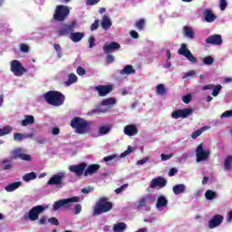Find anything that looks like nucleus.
<instances>
[{
	"instance_id": "1",
	"label": "nucleus",
	"mask_w": 232,
	"mask_h": 232,
	"mask_svg": "<svg viewBox=\"0 0 232 232\" xmlns=\"http://www.w3.org/2000/svg\"><path fill=\"white\" fill-rule=\"evenodd\" d=\"M77 28V22L72 21L69 24H62L58 31H56L57 37H66L70 35L72 43H81L84 39V33L75 32Z\"/></svg>"
},
{
	"instance_id": "2",
	"label": "nucleus",
	"mask_w": 232,
	"mask_h": 232,
	"mask_svg": "<svg viewBox=\"0 0 232 232\" xmlns=\"http://www.w3.org/2000/svg\"><path fill=\"white\" fill-rule=\"evenodd\" d=\"M70 125L78 135H86L92 130V121H86L79 116L72 118Z\"/></svg>"
},
{
	"instance_id": "3",
	"label": "nucleus",
	"mask_w": 232,
	"mask_h": 232,
	"mask_svg": "<svg viewBox=\"0 0 232 232\" xmlns=\"http://www.w3.org/2000/svg\"><path fill=\"white\" fill-rule=\"evenodd\" d=\"M113 209V203L110 202L108 198L102 197L98 199L95 206L93 207V217L108 213Z\"/></svg>"
},
{
	"instance_id": "4",
	"label": "nucleus",
	"mask_w": 232,
	"mask_h": 232,
	"mask_svg": "<svg viewBox=\"0 0 232 232\" xmlns=\"http://www.w3.org/2000/svg\"><path fill=\"white\" fill-rule=\"evenodd\" d=\"M47 104L51 106H63L64 104V95L61 92L49 91L44 94Z\"/></svg>"
},
{
	"instance_id": "5",
	"label": "nucleus",
	"mask_w": 232,
	"mask_h": 232,
	"mask_svg": "<svg viewBox=\"0 0 232 232\" xmlns=\"http://www.w3.org/2000/svg\"><path fill=\"white\" fill-rule=\"evenodd\" d=\"M70 15V8L66 5H59L56 6L53 19L57 23H64Z\"/></svg>"
},
{
	"instance_id": "6",
	"label": "nucleus",
	"mask_w": 232,
	"mask_h": 232,
	"mask_svg": "<svg viewBox=\"0 0 232 232\" xmlns=\"http://www.w3.org/2000/svg\"><path fill=\"white\" fill-rule=\"evenodd\" d=\"M64 177H66L64 172L53 175L47 181V186H56L58 189L63 188L64 187Z\"/></svg>"
},
{
	"instance_id": "7",
	"label": "nucleus",
	"mask_w": 232,
	"mask_h": 232,
	"mask_svg": "<svg viewBox=\"0 0 232 232\" xmlns=\"http://www.w3.org/2000/svg\"><path fill=\"white\" fill-rule=\"evenodd\" d=\"M178 53L179 55L186 57V59H188V61L192 64H197V63H198V60L193 55L191 51L188 49V44H181L180 48L178 50Z\"/></svg>"
},
{
	"instance_id": "8",
	"label": "nucleus",
	"mask_w": 232,
	"mask_h": 232,
	"mask_svg": "<svg viewBox=\"0 0 232 232\" xmlns=\"http://www.w3.org/2000/svg\"><path fill=\"white\" fill-rule=\"evenodd\" d=\"M79 197H72L55 201L53 205V211H57L58 209H61V208H70L72 202H79Z\"/></svg>"
},
{
	"instance_id": "9",
	"label": "nucleus",
	"mask_w": 232,
	"mask_h": 232,
	"mask_svg": "<svg viewBox=\"0 0 232 232\" xmlns=\"http://www.w3.org/2000/svg\"><path fill=\"white\" fill-rule=\"evenodd\" d=\"M46 208L41 205L35 206L32 208V209L29 211L27 218L32 222H35V220H39V215L43 213Z\"/></svg>"
},
{
	"instance_id": "10",
	"label": "nucleus",
	"mask_w": 232,
	"mask_h": 232,
	"mask_svg": "<svg viewBox=\"0 0 232 232\" xmlns=\"http://www.w3.org/2000/svg\"><path fill=\"white\" fill-rule=\"evenodd\" d=\"M11 72L15 77H21L26 72V69L23 67V64L19 60H14L11 62Z\"/></svg>"
},
{
	"instance_id": "11",
	"label": "nucleus",
	"mask_w": 232,
	"mask_h": 232,
	"mask_svg": "<svg viewBox=\"0 0 232 232\" xmlns=\"http://www.w3.org/2000/svg\"><path fill=\"white\" fill-rule=\"evenodd\" d=\"M86 168H88V164H86V162H82L77 165L69 166L68 169L71 171V173H74L76 177H82Z\"/></svg>"
},
{
	"instance_id": "12",
	"label": "nucleus",
	"mask_w": 232,
	"mask_h": 232,
	"mask_svg": "<svg viewBox=\"0 0 232 232\" xmlns=\"http://www.w3.org/2000/svg\"><path fill=\"white\" fill-rule=\"evenodd\" d=\"M211 154V151L209 150H204V147L202 146V143L199 144L196 149V160L197 162H203L204 160H208V158Z\"/></svg>"
},
{
	"instance_id": "13",
	"label": "nucleus",
	"mask_w": 232,
	"mask_h": 232,
	"mask_svg": "<svg viewBox=\"0 0 232 232\" xmlns=\"http://www.w3.org/2000/svg\"><path fill=\"white\" fill-rule=\"evenodd\" d=\"M192 113L193 109L191 108L180 109L174 111L171 114V117L172 119H188V117H189V115Z\"/></svg>"
},
{
	"instance_id": "14",
	"label": "nucleus",
	"mask_w": 232,
	"mask_h": 232,
	"mask_svg": "<svg viewBox=\"0 0 232 232\" xmlns=\"http://www.w3.org/2000/svg\"><path fill=\"white\" fill-rule=\"evenodd\" d=\"M94 90L98 92L99 97H106V95L111 93L113 92V85H98L94 87Z\"/></svg>"
},
{
	"instance_id": "15",
	"label": "nucleus",
	"mask_w": 232,
	"mask_h": 232,
	"mask_svg": "<svg viewBox=\"0 0 232 232\" xmlns=\"http://www.w3.org/2000/svg\"><path fill=\"white\" fill-rule=\"evenodd\" d=\"M167 184H168V179L159 176L157 178H154L150 181V188L151 189H155V188H166Z\"/></svg>"
},
{
	"instance_id": "16",
	"label": "nucleus",
	"mask_w": 232,
	"mask_h": 232,
	"mask_svg": "<svg viewBox=\"0 0 232 232\" xmlns=\"http://www.w3.org/2000/svg\"><path fill=\"white\" fill-rule=\"evenodd\" d=\"M222 222H224V216L217 214L208 221V228L215 229V227H218Z\"/></svg>"
},
{
	"instance_id": "17",
	"label": "nucleus",
	"mask_w": 232,
	"mask_h": 232,
	"mask_svg": "<svg viewBox=\"0 0 232 232\" xmlns=\"http://www.w3.org/2000/svg\"><path fill=\"white\" fill-rule=\"evenodd\" d=\"M205 43L207 44H212L214 46H220L222 44V35L220 34H213L208 36L206 40Z\"/></svg>"
},
{
	"instance_id": "18",
	"label": "nucleus",
	"mask_w": 232,
	"mask_h": 232,
	"mask_svg": "<svg viewBox=\"0 0 232 232\" xmlns=\"http://www.w3.org/2000/svg\"><path fill=\"white\" fill-rule=\"evenodd\" d=\"M114 50H121V44L117 42H111L109 44L103 45L104 53H112Z\"/></svg>"
},
{
	"instance_id": "19",
	"label": "nucleus",
	"mask_w": 232,
	"mask_h": 232,
	"mask_svg": "<svg viewBox=\"0 0 232 232\" xmlns=\"http://www.w3.org/2000/svg\"><path fill=\"white\" fill-rule=\"evenodd\" d=\"M123 132L125 135H128V137H134V135L139 133V128H137V125L129 124L124 127Z\"/></svg>"
},
{
	"instance_id": "20",
	"label": "nucleus",
	"mask_w": 232,
	"mask_h": 232,
	"mask_svg": "<svg viewBox=\"0 0 232 232\" xmlns=\"http://www.w3.org/2000/svg\"><path fill=\"white\" fill-rule=\"evenodd\" d=\"M202 90H213L212 96L218 97V93H220V92H222V85L208 84V85L203 86Z\"/></svg>"
},
{
	"instance_id": "21",
	"label": "nucleus",
	"mask_w": 232,
	"mask_h": 232,
	"mask_svg": "<svg viewBox=\"0 0 232 232\" xmlns=\"http://www.w3.org/2000/svg\"><path fill=\"white\" fill-rule=\"evenodd\" d=\"M99 169H101V165L99 164L89 165L87 168H85L84 177L95 175V173H98Z\"/></svg>"
},
{
	"instance_id": "22",
	"label": "nucleus",
	"mask_w": 232,
	"mask_h": 232,
	"mask_svg": "<svg viewBox=\"0 0 232 232\" xmlns=\"http://www.w3.org/2000/svg\"><path fill=\"white\" fill-rule=\"evenodd\" d=\"M121 75H135L137 71L133 68V65L128 64L122 70L120 71Z\"/></svg>"
},
{
	"instance_id": "23",
	"label": "nucleus",
	"mask_w": 232,
	"mask_h": 232,
	"mask_svg": "<svg viewBox=\"0 0 232 232\" xmlns=\"http://www.w3.org/2000/svg\"><path fill=\"white\" fill-rule=\"evenodd\" d=\"M21 186H23V182L16 181V182L8 184L5 188V191H7V193H12V191H15V189H19V188H21Z\"/></svg>"
},
{
	"instance_id": "24",
	"label": "nucleus",
	"mask_w": 232,
	"mask_h": 232,
	"mask_svg": "<svg viewBox=\"0 0 232 232\" xmlns=\"http://www.w3.org/2000/svg\"><path fill=\"white\" fill-rule=\"evenodd\" d=\"M183 35L187 37V39L193 40L195 39V31H193V28L185 25L183 27Z\"/></svg>"
},
{
	"instance_id": "25",
	"label": "nucleus",
	"mask_w": 232,
	"mask_h": 232,
	"mask_svg": "<svg viewBox=\"0 0 232 232\" xmlns=\"http://www.w3.org/2000/svg\"><path fill=\"white\" fill-rule=\"evenodd\" d=\"M205 21L207 23H213L217 19V15L211 11V9H206L204 12Z\"/></svg>"
},
{
	"instance_id": "26",
	"label": "nucleus",
	"mask_w": 232,
	"mask_h": 232,
	"mask_svg": "<svg viewBox=\"0 0 232 232\" xmlns=\"http://www.w3.org/2000/svg\"><path fill=\"white\" fill-rule=\"evenodd\" d=\"M35 122V118L33 115H25L24 120L21 121V126H30Z\"/></svg>"
},
{
	"instance_id": "27",
	"label": "nucleus",
	"mask_w": 232,
	"mask_h": 232,
	"mask_svg": "<svg viewBox=\"0 0 232 232\" xmlns=\"http://www.w3.org/2000/svg\"><path fill=\"white\" fill-rule=\"evenodd\" d=\"M168 206V198L164 196H160L156 202V208L160 209V208H166Z\"/></svg>"
},
{
	"instance_id": "28",
	"label": "nucleus",
	"mask_w": 232,
	"mask_h": 232,
	"mask_svg": "<svg viewBox=\"0 0 232 232\" xmlns=\"http://www.w3.org/2000/svg\"><path fill=\"white\" fill-rule=\"evenodd\" d=\"M102 27L103 30H110V28H111V19H110L108 15L102 17Z\"/></svg>"
},
{
	"instance_id": "29",
	"label": "nucleus",
	"mask_w": 232,
	"mask_h": 232,
	"mask_svg": "<svg viewBox=\"0 0 232 232\" xmlns=\"http://www.w3.org/2000/svg\"><path fill=\"white\" fill-rule=\"evenodd\" d=\"M172 190L175 195H182V193H185L186 191V185L178 184L173 187Z\"/></svg>"
},
{
	"instance_id": "30",
	"label": "nucleus",
	"mask_w": 232,
	"mask_h": 232,
	"mask_svg": "<svg viewBox=\"0 0 232 232\" xmlns=\"http://www.w3.org/2000/svg\"><path fill=\"white\" fill-rule=\"evenodd\" d=\"M111 128H113L111 124L99 127V135H108L111 131Z\"/></svg>"
},
{
	"instance_id": "31",
	"label": "nucleus",
	"mask_w": 232,
	"mask_h": 232,
	"mask_svg": "<svg viewBox=\"0 0 232 232\" xmlns=\"http://www.w3.org/2000/svg\"><path fill=\"white\" fill-rule=\"evenodd\" d=\"M135 27L139 32H142V30L146 28V20L143 18H140V20L136 21Z\"/></svg>"
},
{
	"instance_id": "32",
	"label": "nucleus",
	"mask_w": 232,
	"mask_h": 232,
	"mask_svg": "<svg viewBox=\"0 0 232 232\" xmlns=\"http://www.w3.org/2000/svg\"><path fill=\"white\" fill-rule=\"evenodd\" d=\"M102 106H114L117 104V100L115 98H107L102 101Z\"/></svg>"
},
{
	"instance_id": "33",
	"label": "nucleus",
	"mask_w": 232,
	"mask_h": 232,
	"mask_svg": "<svg viewBox=\"0 0 232 232\" xmlns=\"http://www.w3.org/2000/svg\"><path fill=\"white\" fill-rule=\"evenodd\" d=\"M232 168V155L227 156L224 161V169L226 171H229Z\"/></svg>"
},
{
	"instance_id": "34",
	"label": "nucleus",
	"mask_w": 232,
	"mask_h": 232,
	"mask_svg": "<svg viewBox=\"0 0 232 232\" xmlns=\"http://www.w3.org/2000/svg\"><path fill=\"white\" fill-rule=\"evenodd\" d=\"M35 179H37V174H35V172L27 173L23 177L24 182H30V180H35Z\"/></svg>"
},
{
	"instance_id": "35",
	"label": "nucleus",
	"mask_w": 232,
	"mask_h": 232,
	"mask_svg": "<svg viewBox=\"0 0 232 232\" xmlns=\"http://www.w3.org/2000/svg\"><path fill=\"white\" fill-rule=\"evenodd\" d=\"M126 227H127L126 223L120 222L113 226V231H115V232L124 231L126 229Z\"/></svg>"
},
{
	"instance_id": "36",
	"label": "nucleus",
	"mask_w": 232,
	"mask_h": 232,
	"mask_svg": "<svg viewBox=\"0 0 232 232\" xmlns=\"http://www.w3.org/2000/svg\"><path fill=\"white\" fill-rule=\"evenodd\" d=\"M156 93L158 95H166V86L164 84L160 83L156 86Z\"/></svg>"
},
{
	"instance_id": "37",
	"label": "nucleus",
	"mask_w": 232,
	"mask_h": 232,
	"mask_svg": "<svg viewBox=\"0 0 232 232\" xmlns=\"http://www.w3.org/2000/svg\"><path fill=\"white\" fill-rule=\"evenodd\" d=\"M205 198H207V200H213L214 198H217V192L211 189H208L205 192Z\"/></svg>"
},
{
	"instance_id": "38",
	"label": "nucleus",
	"mask_w": 232,
	"mask_h": 232,
	"mask_svg": "<svg viewBox=\"0 0 232 232\" xmlns=\"http://www.w3.org/2000/svg\"><path fill=\"white\" fill-rule=\"evenodd\" d=\"M206 130H209V127L204 126L201 129L192 132V135H191L192 139H197L198 137H200V135H202V132L206 131Z\"/></svg>"
},
{
	"instance_id": "39",
	"label": "nucleus",
	"mask_w": 232,
	"mask_h": 232,
	"mask_svg": "<svg viewBox=\"0 0 232 232\" xmlns=\"http://www.w3.org/2000/svg\"><path fill=\"white\" fill-rule=\"evenodd\" d=\"M12 127L10 125H7L2 129H0V137H5V135H8L12 133Z\"/></svg>"
},
{
	"instance_id": "40",
	"label": "nucleus",
	"mask_w": 232,
	"mask_h": 232,
	"mask_svg": "<svg viewBox=\"0 0 232 232\" xmlns=\"http://www.w3.org/2000/svg\"><path fill=\"white\" fill-rule=\"evenodd\" d=\"M11 155L13 159H21L23 155V149H15L14 150H12Z\"/></svg>"
},
{
	"instance_id": "41",
	"label": "nucleus",
	"mask_w": 232,
	"mask_h": 232,
	"mask_svg": "<svg viewBox=\"0 0 232 232\" xmlns=\"http://www.w3.org/2000/svg\"><path fill=\"white\" fill-rule=\"evenodd\" d=\"M77 81V75L71 73L69 74L68 81L65 82L67 86H72Z\"/></svg>"
},
{
	"instance_id": "42",
	"label": "nucleus",
	"mask_w": 232,
	"mask_h": 232,
	"mask_svg": "<svg viewBox=\"0 0 232 232\" xmlns=\"http://www.w3.org/2000/svg\"><path fill=\"white\" fill-rule=\"evenodd\" d=\"M213 63H215V59L213 58V56H206L205 58H203V64L207 66H211Z\"/></svg>"
},
{
	"instance_id": "43",
	"label": "nucleus",
	"mask_w": 232,
	"mask_h": 232,
	"mask_svg": "<svg viewBox=\"0 0 232 232\" xmlns=\"http://www.w3.org/2000/svg\"><path fill=\"white\" fill-rule=\"evenodd\" d=\"M14 140H17L18 142H23L24 140V136L23 133L14 132Z\"/></svg>"
},
{
	"instance_id": "44",
	"label": "nucleus",
	"mask_w": 232,
	"mask_h": 232,
	"mask_svg": "<svg viewBox=\"0 0 232 232\" xmlns=\"http://www.w3.org/2000/svg\"><path fill=\"white\" fill-rule=\"evenodd\" d=\"M53 48H54L55 52L57 53L59 59H61V57H63V53H62L63 49L61 48V44H54Z\"/></svg>"
},
{
	"instance_id": "45",
	"label": "nucleus",
	"mask_w": 232,
	"mask_h": 232,
	"mask_svg": "<svg viewBox=\"0 0 232 232\" xmlns=\"http://www.w3.org/2000/svg\"><path fill=\"white\" fill-rule=\"evenodd\" d=\"M146 204H148V199L146 198H141L138 201V208H146Z\"/></svg>"
},
{
	"instance_id": "46",
	"label": "nucleus",
	"mask_w": 232,
	"mask_h": 232,
	"mask_svg": "<svg viewBox=\"0 0 232 232\" xmlns=\"http://www.w3.org/2000/svg\"><path fill=\"white\" fill-rule=\"evenodd\" d=\"M130 153H133V149L131 148V146H128L127 150L124 152H122L120 157L121 159H124V157H128Z\"/></svg>"
},
{
	"instance_id": "47",
	"label": "nucleus",
	"mask_w": 232,
	"mask_h": 232,
	"mask_svg": "<svg viewBox=\"0 0 232 232\" xmlns=\"http://www.w3.org/2000/svg\"><path fill=\"white\" fill-rule=\"evenodd\" d=\"M128 183L123 184L121 187L115 189V193L116 195H120V193H122V191H125L126 189H128Z\"/></svg>"
},
{
	"instance_id": "48",
	"label": "nucleus",
	"mask_w": 232,
	"mask_h": 232,
	"mask_svg": "<svg viewBox=\"0 0 232 232\" xmlns=\"http://www.w3.org/2000/svg\"><path fill=\"white\" fill-rule=\"evenodd\" d=\"M20 51L23 52V53H28V52H30V47L26 44H21Z\"/></svg>"
},
{
	"instance_id": "49",
	"label": "nucleus",
	"mask_w": 232,
	"mask_h": 232,
	"mask_svg": "<svg viewBox=\"0 0 232 232\" xmlns=\"http://www.w3.org/2000/svg\"><path fill=\"white\" fill-rule=\"evenodd\" d=\"M101 3V0H86V5L87 6H95V5H99Z\"/></svg>"
},
{
	"instance_id": "50",
	"label": "nucleus",
	"mask_w": 232,
	"mask_h": 232,
	"mask_svg": "<svg viewBox=\"0 0 232 232\" xmlns=\"http://www.w3.org/2000/svg\"><path fill=\"white\" fill-rule=\"evenodd\" d=\"M229 117H232V110L226 111L220 116L221 119H229Z\"/></svg>"
},
{
	"instance_id": "51",
	"label": "nucleus",
	"mask_w": 232,
	"mask_h": 232,
	"mask_svg": "<svg viewBox=\"0 0 232 232\" xmlns=\"http://www.w3.org/2000/svg\"><path fill=\"white\" fill-rule=\"evenodd\" d=\"M20 159L21 160H25V162H30V160H32V156L22 152V156L20 157Z\"/></svg>"
},
{
	"instance_id": "52",
	"label": "nucleus",
	"mask_w": 232,
	"mask_h": 232,
	"mask_svg": "<svg viewBox=\"0 0 232 232\" xmlns=\"http://www.w3.org/2000/svg\"><path fill=\"white\" fill-rule=\"evenodd\" d=\"M115 62V57L112 54H107L106 56V63L107 64H111L112 63Z\"/></svg>"
},
{
	"instance_id": "53",
	"label": "nucleus",
	"mask_w": 232,
	"mask_h": 232,
	"mask_svg": "<svg viewBox=\"0 0 232 232\" xmlns=\"http://www.w3.org/2000/svg\"><path fill=\"white\" fill-rule=\"evenodd\" d=\"M219 8L220 10L224 11L226 8H227V1L226 0H220L219 1Z\"/></svg>"
},
{
	"instance_id": "54",
	"label": "nucleus",
	"mask_w": 232,
	"mask_h": 232,
	"mask_svg": "<svg viewBox=\"0 0 232 232\" xmlns=\"http://www.w3.org/2000/svg\"><path fill=\"white\" fill-rule=\"evenodd\" d=\"M106 111L102 109H92L91 111L88 112V115H94V113H105Z\"/></svg>"
},
{
	"instance_id": "55",
	"label": "nucleus",
	"mask_w": 232,
	"mask_h": 232,
	"mask_svg": "<svg viewBox=\"0 0 232 232\" xmlns=\"http://www.w3.org/2000/svg\"><path fill=\"white\" fill-rule=\"evenodd\" d=\"M47 222H49V224H52V226H59V220L57 219V218H51L47 220Z\"/></svg>"
},
{
	"instance_id": "56",
	"label": "nucleus",
	"mask_w": 232,
	"mask_h": 232,
	"mask_svg": "<svg viewBox=\"0 0 232 232\" xmlns=\"http://www.w3.org/2000/svg\"><path fill=\"white\" fill-rule=\"evenodd\" d=\"M182 101L185 104H189V102H191V94H187L183 96Z\"/></svg>"
},
{
	"instance_id": "57",
	"label": "nucleus",
	"mask_w": 232,
	"mask_h": 232,
	"mask_svg": "<svg viewBox=\"0 0 232 232\" xmlns=\"http://www.w3.org/2000/svg\"><path fill=\"white\" fill-rule=\"evenodd\" d=\"M113 159H117L116 154L106 156V157L103 158V160H104V162H110V161L113 160Z\"/></svg>"
},
{
	"instance_id": "58",
	"label": "nucleus",
	"mask_w": 232,
	"mask_h": 232,
	"mask_svg": "<svg viewBox=\"0 0 232 232\" xmlns=\"http://www.w3.org/2000/svg\"><path fill=\"white\" fill-rule=\"evenodd\" d=\"M84 195H88V193H92L93 191V187H88V188H83L81 190Z\"/></svg>"
},
{
	"instance_id": "59",
	"label": "nucleus",
	"mask_w": 232,
	"mask_h": 232,
	"mask_svg": "<svg viewBox=\"0 0 232 232\" xmlns=\"http://www.w3.org/2000/svg\"><path fill=\"white\" fill-rule=\"evenodd\" d=\"M81 211H82V206H81V204L75 205L74 215H79V213H81Z\"/></svg>"
},
{
	"instance_id": "60",
	"label": "nucleus",
	"mask_w": 232,
	"mask_h": 232,
	"mask_svg": "<svg viewBox=\"0 0 232 232\" xmlns=\"http://www.w3.org/2000/svg\"><path fill=\"white\" fill-rule=\"evenodd\" d=\"M48 222V218H46V216L42 217L39 220H38V224L40 226H44V224H46Z\"/></svg>"
},
{
	"instance_id": "61",
	"label": "nucleus",
	"mask_w": 232,
	"mask_h": 232,
	"mask_svg": "<svg viewBox=\"0 0 232 232\" xmlns=\"http://www.w3.org/2000/svg\"><path fill=\"white\" fill-rule=\"evenodd\" d=\"M77 73L81 76L82 75H86V70H84V68H82V66H79L76 70Z\"/></svg>"
},
{
	"instance_id": "62",
	"label": "nucleus",
	"mask_w": 232,
	"mask_h": 232,
	"mask_svg": "<svg viewBox=\"0 0 232 232\" xmlns=\"http://www.w3.org/2000/svg\"><path fill=\"white\" fill-rule=\"evenodd\" d=\"M99 28V20H95L94 23L91 25V32H94Z\"/></svg>"
},
{
	"instance_id": "63",
	"label": "nucleus",
	"mask_w": 232,
	"mask_h": 232,
	"mask_svg": "<svg viewBox=\"0 0 232 232\" xmlns=\"http://www.w3.org/2000/svg\"><path fill=\"white\" fill-rule=\"evenodd\" d=\"M95 46V37L90 36L89 38V48H93Z\"/></svg>"
},
{
	"instance_id": "64",
	"label": "nucleus",
	"mask_w": 232,
	"mask_h": 232,
	"mask_svg": "<svg viewBox=\"0 0 232 232\" xmlns=\"http://www.w3.org/2000/svg\"><path fill=\"white\" fill-rule=\"evenodd\" d=\"M173 154H161V160H169Z\"/></svg>"
}]
</instances>
